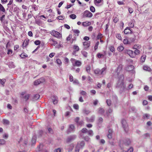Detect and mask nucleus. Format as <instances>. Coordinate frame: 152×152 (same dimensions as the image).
Returning a JSON list of instances; mask_svg holds the SVG:
<instances>
[{
	"mask_svg": "<svg viewBox=\"0 0 152 152\" xmlns=\"http://www.w3.org/2000/svg\"><path fill=\"white\" fill-rule=\"evenodd\" d=\"M124 79V77L123 75H121L120 76L119 78V80L117 83L116 87L118 88H120L121 90V93L122 91H124L125 88L126 86L124 85L123 80Z\"/></svg>",
	"mask_w": 152,
	"mask_h": 152,
	"instance_id": "obj_1",
	"label": "nucleus"
},
{
	"mask_svg": "<svg viewBox=\"0 0 152 152\" xmlns=\"http://www.w3.org/2000/svg\"><path fill=\"white\" fill-rule=\"evenodd\" d=\"M70 61L72 64V65L73 66L79 67L82 64V63L80 61L77 60L73 58H71L70 59Z\"/></svg>",
	"mask_w": 152,
	"mask_h": 152,
	"instance_id": "obj_2",
	"label": "nucleus"
},
{
	"mask_svg": "<svg viewBox=\"0 0 152 152\" xmlns=\"http://www.w3.org/2000/svg\"><path fill=\"white\" fill-rule=\"evenodd\" d=\"M93 14L89 11L86 10L83 13V18H91L93 16Z\"/></svg>",
	"mask_w": 152,
	"mask_h": 152,
	"instance_id": "obj_3",
	"label": "nucleus"
},
{
	"mask_svg": "<svg viewBox=\"0 0 152 152\" xmlns=\"http://www.w3.org/2000/svg\"><path fill=\"white\" fill-rule=\"evenodd\" d=\"M50 34L58 39H60L62 37V35L58 32L55 31H52L50 32Z\"/></svg>",
	"mask_w": 152,
	"mask_h": 152,
	"instance_id": "obj_4",
	"label": "nucleus"
},
{
	"mask_svg": "<svg viewBox=\"0 0 152 152\" xmlns=\"http://www.w3.org/2000/svg\"><path fill=\"white\" fill-rule=\"evenodd\" d=\"M125 53L128 54L131 58H134L135 57V54L134 52L132 50L126 49L124 50Z\"/></svg>",
	"mask_w": 152,
	"mask_h": 152,
	"instance_id": "obj_5",
	"label": "nucleus"
},
{
	"mask_svg": "<svg viewBox=\"0 0 152 152\" xmlns=\"http://www.w3.org/2000/svg\"><path fill=\"white\" fill-rule=\"evenodd\" d=\"M76 136L75 135H73L68 137L66 140V142H69L72 141L76 138Z\"/></svg>",
	"mask_w": 152,
	"mask_h": 152,
	"instance_id": "obj_6",
	"label": "nucleus"
},
{
	"mask_svg": "<svg viewBox=\"0 0 152 152\" xmlns=\"http://www.w3.org/2000/svg\"><path fill=\"white\" fill-rule=\"evenodd\" d=\"M135 39L134 38H132L131 40V41H129L128 40L127 38H125L124 39L123 41V43L125 45H130L131 44V42H133L134 41Z\"/></svg>",
	"mask_w": 152,
	"mask_h": 152,
	"instance_id": "obj_7",
	"label": "nucleus"
},
{
	"mask_svg": "<svg viewBox=\"0 0 152 152\" xmlns=\"http://www.w3.org/2000/svg\"><path fill=\"white\" fill-rule=\"evenodd\" d=\"M44 81L45 79L43 78H41L35 81L34 82V84L35 85H37Z\"/></svg>",
	"mask_w": 152,
	"mask_h": 152,
	"instance_id": "obj_8",
	"label": "nucleus"
},
{
	"mask_svg": "<svg viewBox=\"0 0 152 152\" xmlns=\"http://www.w3.org/2000/svg\"><path fill=\"white\" fill-rule=\"evenodd\" d=\"M121 123L124 130L125 131H126V129H127L128 127V125L126 121L124 119L122 120L121 121Z\"/></svg>",
	"mask_w": 152,
	"mask_h": 152,
	"instance_id": "obj_9",
	"label": "nucleus"
},
{
	"mask_svg": "<svg viewBox=\"0 0 152 152\" xmlns=\"http://www.w3.org/2000/svg\"><path fill=\"white\" fill-rule=\"evenodd\" d=\"M83 44L84 49H86L88 48L90 44V42L89 41H86L83 42Z\"/></svg>",
	"mask_w": 152,
	"mask_h": 152,
	"instance_id": "obj_10",
	"label": "nucleus"
},
{
	"mask_svg": "<svg viewBox=\"0 0 152 152\" xmlns=\"http://www.w3.org/2000/svg\"><path fill=\"white\" fill-rule=\"evenodd\" d=\"M85 143L84 141H81L80 143H78L77 145H78L80 149L83 148L84 146Z\"/></svg>",
	"mask_w": 152,
	"mask_h": 152,
	"instance_id": "obj_11",
	"label": "nucleus"
},
{
	"mask_svg": "<svg viewBox=\"0 0 152 152\" xmlns=\"http://www.w3.org/2000/svg\"><path fill=\"white\" fill-rule=\"evenodd\" d=\"M52 100L54 104H56L58 102V98L56 96H53L52 97Z\"/></svg>",
	"mask_w": 152,
	"mask_h": 152,
	"instance_id": "obj_12",
	"label": "nucleus"
},
{
	"mask_svg": "<svg viewBox=\"0 0 152 152\" xmlns=\"http://www.w3.org/2000/svg\"><path fill=\"white\" fill-rule=\"evenodd\" d=\"M91 23L90 22L86 21L83 22L82 23V25L83 26H87L90 25Z\"/></svg>",
	"mask_w": 152,
	"mask_h": 152,
	"instance_id": "obj_13",
	"label": "nucleus"
},
{
	"mask_svg": "<svg viewBox=\"0 0 152 152\" xmlns=\"http://www.w3.org/2000/svg\"><path fill=\"white\" fill-rule=\"evenodd\" d=\"M134 68V67L133 65L128 66L126 67V69L127 71H130L133 70Z\"/></svg>",
	"mask_w": 152,
	"mask_h": 152,
	"instance_id": "obj_14",
	"label": "nucleus"
},
{
	"mask_svg": "<svg viewBox=\"0 0 152 152\" xmlns=\"http://www.w3.org/2000/svg\"><path fill=\"white\" fill-rule=\"evenodd\" d=\"M49 41L51 44L54 46H55L57 43V42L55 41L53 38H50Z\"/></svg>",
	"mask_w": 152,
	"mask_h": 152,
	"instance_id": "obj_15",
	"label": "nucleus"
},
{
	"mask_svg": "<svg viewBox=\"0 0 152 152\" xmlns=\"http://www.w3.org/2000/svg\"><path fill=\"white\" fill-rule=\"evenodd\" d=\"M122 68V65H120L117 68V69L116 70V72H117V75H118L120 72L121 71Z\"/></svg>",
	"mask_w": 152,
	"mask_h": 152,
	"instance_id": "obj_16",
	"label": "nucleus"
},
{
	"mask_svg": "<svg viewBox=\"0 0 152 152\" xmlns=\"http://www.w3.org/2000/svg\"><path fill=\"white\" fill-rule=\"evenodd\" d=\"M132 31L130 29L129 27H127L124 30V33L125 34H128L131 33Z\"/></svg>",
	"mask_w": 152,
	"mask_h": 152,
	"instance_id": "obj_17",
	"label": "nucleus"
},
{
	"mask_svg": "<svg viewBox=\"0 0 152 152\" xmlns=\"http://www.w3.org/2000/svg\"><path fill=\"white\" fill-rule=\"evenodd\" d=\"M135 22V20L134 19L131 20V21L129 23V26L131 28L133 27L134 26Z\"/></svg>",
	"mask_w": 152,
	"mask_h": 152,
	"instance_id": "obj_18",
	"label": "nucleus"
},
{
	"mask_svg": "<svg viewBox=\"0 0 152 152\" xmlns=\"http://www.w3.org/2000/svg\"><path fill=\"white\" fill-rule=\"evenodd\" d=\"M75 126L74 125L71 124L70 125L69 128L68 129L69 132H70L74 130Z\"/></svg>",
	"mask_w": 152,
	"mask_h": 152,
	"instance_id": "obj_19",
	"label": "nucleus"
},
{
	"mask_svg": "<svg viewBox=\"0 0 152 152\" xmlns=\"http://www.w3.org/2000/svg\"><path fill=\"white\" fill-rule=\"evenodd\" d=\"M143 69L146 71H151V68L147 66H144L143 67Z\"/></svg>",
	"mask_w": 152,
	"mask_h": 152,
	"instance_id": "obj_20",
	"label": "nucleus"
},
{
	"mask_svg": "<svg viewBox=\"0 0 152 152\" xmlns=\"http://www.w3.org/2000/svg\"><path fill=\"white\" fill-rule=\"evenodd\" d=\"M0 11L3 12H5V10L3 5L0 3Z\"/></svg>",
	"mask_w": 152,
	"mask_h": 152,
	"instance_id": "obj_21",
	"label": "nucleus"
},
{
	"mask_svg": "<svg viewBox=\"0 0 152 152\" xmlns=\"http://www.w3.org/2000/svg\"><path fill=\"white\" fill-rule=\"evenodd\" d=\"M28 44V42L27 40H24L23 44V48L26 47Z\"/></svg>",
	"mask_w": 152,
	"mask_h": 152,
	"instance_id": "obj_22",
	"label": "nucleus"
},
{
	"mask_svg": "<svg viewBox=\"0 0 152 152\" xmlns=\"http://www.w3.org/2000/svg\"><path fill=\"white\" fill-rule=\"evenodd\" d=\"M94 73L95 74L101 75V70L99 69H97L94 71Z\"/></svg>",
	"mask_w": 152,
	"mask_h": 152,
	"instance_id": "obj_23",
	"label": "nucleus"
},
{
	"mask_svg": "<svg viewBox=\"0 0 152 152\" xmlns=\"http://www.w3.org/2000/svg\"><path fill=\"white\" fill-rule=\"evenodd\" d=\"M83 139L87 142H89L90 141V138L88 136H86L83 137Z\"/></svg>",
	"mask_w": 152,
	"mask_h": 152,
	"instance_id": "obj_24",
	"label": "nucleus"
},
{
	"mask_svg": "<svg viewBox=\"0 0 152 152\" xmlns=\"http://www.w3.org/2000/svg\"><path fill=\"white\" fill-rule=\"evenodd\" d=\"M87 133H88V134L90 136H92L94 135L93 132L91 130H88Z\"/></svg>",
	"mask_w": 152,
	"mask_h": 152,
	"instance_id": "obj_25",
	"label": "nucleus"
},
{
	"mask_svg": "<svg viewBox=\"0 0 152 152\" xmlns=\"http://www.w3.org/2000/svg\"><path fill=\"white\" fill-rule=\"evenodd\" d=\"M3 123L5 125H8L9 124V121L7 120L4 119L3 120Z\"/></svg>",
	"mask_w": 152,
	"mask_h": 152,
	"instance_id": "obj_26",
	"label": "nucleus"
},
{
	"mask_svg": "<svg viewBox=\"0 0 152 152\" xmlns=\"http://www.w3.org/2000/svg\"><path fill=\"white\" fill-rule=\"evenodd\" d=\"M131 141L129 139H127L125 141V144L126 145H129L130 144Z\"/></svg>",
	"mask_w": 152,
	"mask_h": 152,
	"instance_id": "obj_27",
	"label": "nucleus"
},
{
	"mask_svg": "<svg viewBox=\"0 0 152 152\" xmlns=\"http://www.w3.org/2000/svg\"><path fill=\"white\" fill-rule=\"evenodd\" d=\"M124 49V48L122 46H119L117 48V50L119 51H121Z\"/></svg>",
	"mask_w": 152,
	"mask_h": 152,
	"instance_id": "obj_28",
	"label": "nucleus"
},
{
	"mask_svg": "<svg viewBox=\"0 0 152 152\" xmlns=\"http://www.w3.org/2000/svg\"><path fill=\"white\" fill-rule=\"evenodd\" d=\"M88 130L86 128H83L81 131L80 132L82 133H87Z\"/></svg>",
	"mask_w": 152,
	"mask_h": 152,
	"instance_id": "obj_29",
	"label": "nucleus"
},
{
	"mask_svg": "<svg viewBox=\"0 0 152 152\" xmlns=\"http://www.w3.org/2000/svg\"><path fill=\"white\" fill-rule=\"evenodd\" d=\"M141 48V46L138 44L135 45L134 46L133 48L135 49H140Z\"/></svg>",
	"mask_w": 152,
	"mask_h": 152,
	"instance_id": "obj_30",
	"label": "nucleus"
},
{
	"mask_svg": "<svg viewBox=\"0 0 152 152\" xmlns=\"http://www.w3.org/2000/svg\"><path fill=\"white\" fill-rule=\"evenodd\" d=\"M103 0H94V3L96 5H98V4L101 2Z\"/></svg>",
	"mask_w": 152,
	"mask_h": 152,
	"instance_id": "obj_31",
	"label": "nucleus"
},
{
	"mask_svg": "<svg viewBox=\"0 0 152 152\" xmlns=\"http://www.w3.org/2000/svg\"><path fill=\"white\" fill-rule=\"evenodd\" d=\"M56 63L59 66H61L62 64V62L59 59H57L56 60Z\"/></svg>",
	"mask_w": 152,
	"mask_h": 152,
	"instance_id": "obj_32",
	"label": "nucleus"
},
{
	"mask_svg": "<svg viewBox=\"0 0 152 152\" xmlns=\"http://www.w3.org/2000/svg\"><path fill=\"white\" fill-rule=\"evenodd\" d=\"M146 57V56L145 55H143L142 56L141 58V61L142 62H144L145 60Z\"/></svg>",
	"mask_w": 152,
	"mask_h": 152,
	"instance_id": "obj_33",
	"label": "nucleus"
},
{
	"mask_svg": "<svg viewBox=\"0 0 152 152\" xmlns=\"http://www.w3.org/2000/svg\"><path fill=\"white\" fill-rule=\"evenodd\" d=\"M99 113L100 114H102L104 112V110L103 109L101 108H99L98 109Z\"/></svg>",
	"mask_w": 152,
	"mask_h": 152,
	"instance_id": "obj_34",
	"label": "nucleus"
},
{
	"mask_svg": "<svg viewBox=\"0 0 152 152\" xmlns=\"http://www.w3.org/2000/svg\"><path fill=\"white\" fill-rule=\"evenodd\" d=\"M6 142V141L4 139H0V145H4Z\"/></svg>",
	"mask_w": 152,
	"mask_h": 152,
	"instance_id": "obj_35",
	"label": "nucleus"
},
{
	"mask_svg": "<svg viewBox=\"0 0 152 152\" xmlns=\"http://www.w3.org/2000/svg\"><path fill=\"white\" fill-rule=\"evenodd\" d=\"M106 70V68L104 67L101 70V75L103 74L105 72Z\"/></svg>",
	"mask_w": 152,
	"mask_h": 152,
	"instance_id": "obj_36",
	"label": "nucleus"
},
{
	"mask_svg": "<svg viewBox=\"0 0 152 152\" xmlns=\"http://www.w3.org/2000/svg\"><path fill=\"white\" fill-rule=\"evenodd\" d=\"M102 37V34L100 33H99L97 37V39H100Z\"/></svg>",
	"mask_w": 152,
	"mask_h": 152,
	"instance_id": "obj_37",
	"label": "nucleus"
},
{
	"mask_svg": "<svg viewBox=\"0 0 152 152\" xmlns=\"http://www.w3.org/2000/svg\"><path fill=\"white\" fill-rule=\"evenodd\" d=\"M69 17L72 19H75L76 18V16L74 14H72L69 15Z\"/></svg>",
	"mask_w": 152,
	"mask_h": 152,
	"instance_id": "obj_38",
	"label": "nucleus"
},
{
	"mask_svg": "<svg viewBox=\"0 0 152 152\" xmlns=\"http://www.w3.org/2000/svg\"><path fill=\"white\" fill-rule=\"evenodd\" d=\"M116 37L119 39L120 40H122V37H121V35L119 34H116Z\"/></svg>",
	"mask_w": 152,
	"mask_h": 152,
	"instance_id": "obj_39",
	"label": "nucleus"
},
{
	"mask_svg": "<svg viewBox=\"0 0 152 152\" xmlns=\"http://www.w3.org/2000/svg\"><path fill=\"white\" fill-rule=\"evenodd\" d=\"M36 137H35L34 136L33 137L32 140H31V142L33 144H35L36 143Z\"/></svg>",
	"mask_w": 152,
	"mask_h": 152,
	"instance_id": "obj_40",
	"label": "nucleus"
},
{
	"mask_svg": "<svg viewBox=\"0 0 152 152\" xmlns=\"http://www.w3.org/2000/svg\"><path fill=\"white\" fill-rule=\"evenodd\" d=\"M20 56L21 58H24L26 57H28V55L25 53H23L21 54Z\"/></svg>",
	"mask_w": 152,
	"mask_h": 152,
	"instance_id": "obj_41",
	"label": "nucleus"
},
{
	"mask_svg": "<svg viewBox=\"0 0 152 152\" xmlns=\"http://www.w3.org/2000/svg\"><path fill=\"white\" fill-rule=\"evenodd\" d=\"M110 50L112 52H114L115 51V49L113 46H110L109 47Z\"/></svg>",
	"mask_w": 152,
	"mask_h": 152,
	"instance_id": "obj_42",
	"label": "nucleus"
},
{
	"mask_svg": "<svg viewBox=\"0 0 152 152\" xmlns=\"http://www.w3.org/2000/svg\"><path fill=\"white\" fill-rule=\"evenodd\" d=\"M6 81V80L5 79H0V82L1 84L3 86H4V83Z\"/></svg>",
	"mask_w": 152,
	"mask_h": 152,
	"instance_id": "obj_43",
	"label": "nucleus"
},
{
	"mask_svg": "<svg viewBox=\"0 0 152 152\" xmlns=\"http://www.w3.org/2000/svg\"><path fill=\"white\" fill-rule=\"evenodd\" d=\"M81 53L85 57H86L87 56V53L85 51H82Z\"/></svg>",
	"mask_w": 152,
	"mask_h": 152,
	"instance_id": "obj_44",
	"label": "nucleus"
},
{
	"mask_svg": "<svg viewBox=\"0 0 152 152\" xmlns=\"http://www.w3.org/2000/svg\"><path fill=\"white\" fill-rule=\"evenodd\" d=\"M134 53L135 54V57L136 55H138L140 53V51L138 49H136L134 52Z\"/></svg>",
	"mask_w": 152,
	"mask_h": 152,
	"instance_id": "obj_45",
	"label": "nucleus"
},
{
	"mask_svg": "<svg viewBox=\"0 0 152 152\" xmlns=\"http://www.w3.org/2000/svg\"><path fill=\"white\" fill-rule=\"evenodd\" d=\"M74 49L76 51H78L79 50V48L78 46L74 45L73 47Z\"/></svg>",
	"mask_w": 152,
	"mask_h": 152,
	"instance_id": "obj_46",
	"label": "nucleus"
},
{
	"mask_svg": "<svg viewBox=\"0 0 152 152\" xmlns=\"http://www.w3.org/2000/svg\"><path fill=\"white\" fill-rule=\"evenodd\" d=\"M29 95L28 94H26L24 96V99L26 101L29 98Z\"/></svg>",
	"mask_w": 152,
	"mask_h": 152,
	"instance_id": "obj_47",
	"label": "nucleus"
},
{
	"mask_svg": "<svg viewBox=\"0 0 152 152\" xmlns=\"http://www.w3.org/2000/svg\"><path fill=\"white\" fill-rule=\"evenodd\" d=\"M73 107L75 109L78 110L79 109V105L77 104H75L73 105Z\"/></svg>",
	"mask_w": 152,
	"mask_h": 152,
	"instance_id": "obj_48",
	"label": "nucleus"
},
{
	"mask_svg": "<svg viewBox=\"0 0 152 152\" xmlns=\"http://www.w3.org/2000/svg\"><path fill=\"white\" fill-rule=\"evenodd\" d=\"M90 11L93 12H95V8L93 6H91L90 8Z\"/></svg>",
	"mask_w": 152,
	"mask_h": 152,
	"instance_id": "obj_49",
	"label": "nucleus"
},
{
	"mask_svg": "<svg viewBox=\"0 0 152 152\" xmlns=\"http://www.w3.org/2000/svg\"><path fill=\"white\" fill-rule=\"evenodd\" d=\"M150 115L148 114H145L143 115V117L145 118H148L150 117Z\"/></svg>",
	"mask_w": 152,
	"mask_h": 152,
	"instance_id": "obj_50",
	"label": "nucleus"
},
{
	"mask_svg": "<svg viewBox=\"0 0 152 152\" xmlns=\"http://www.w3.org/2000/svg\"><path fill=\"white\" fill-rule=\"evenodd\" d=\"M40 97V95L39 94H36L34 96V99L35 100L38 99Z\"/></svg>",
	"mask_w": 152,
	"mask_h": 152,
	"instance_id": "obj_51",
	"label": "nucleus"
},
{
	"mask_svg": "<svg viewBox=\"0 0 152 152\" xmlns=\"http://www.w3.org/2000/svg\"><path fill=\"white\" fill-rule=\"evenodd\" d=\"M74 33L76 34L77 36H78L79 34L80 33V31L78 30H73Z\"/></svg>",
	"mask_w": 152,
	"mask_h": 152,
	"instance_id": "obj_52",
	"label": "nucleus"
},
{
	"mask_svg": "<svg viewBox=\"0 0 152 152\" xmlns=\"http://www.w3.org/2000/svg\"><path fill=\"white\" fill-rule=\"evenodd\" d=\"M78 145H77L75 148V151L74 152H79L80 148H79Z\"/></svg>",
	"mask_w": 152,
	"mask_h": 152,
	"instance_id": "obj_53",
	"label": "nucleus"
},
{
	"mask_svg": "<svg viewBox=\"0 0 152 152\" xmlns=\"http://www.w3.org/2000/svg\"><path fill=\"white\" fill-rule=\"evenodd\" d=\"M57 18L59 20H62L64 19V16H63L62 15H60L58 16Z\"/></svg>",
	"mask_w": 152,
	"mask_h": 152,
	"instance_id": "obj_54",
	"label": "nucleus"
},
{
	"mask_svg": "<svg viewBox=\"0 0 152 152\" xmlns=\"http://www.w3.org/2000/svg\"><path fill=\"white\" fill-rule=\"evenodd\" d=\"M80 94L83 96H86L87 94L85 91H81L80 92Z\"/></svg>",
	"mask_w": 152,
	"mask_h": 152,
	"instance_id": "obj_55",
	"label": "nucleus"
},
{
	"mask_svg": "<svg viewBox=\"0 0 152 152\" xmlns=\"http://www.w3.org/2000/svg\"><path fill=\"white\" fill-rule=\"evenodd\" d=\"M97 56L99 58H102L103 57L104 55L103 54L100 53H98L97 54Z\"/></svg>",
	"mask_w": 152,
	"mask_h": 152,
	"instance_id": "obj_56",
	"label": "nucleus"
},
{
	"mask_svg": "<svg viewBox=\"0 0 152 152\" xmlns=\"http://www.w3.org/2000/svg\"><path fill=\"white\" fill-rule=\"evenodd\" d=\"M90 69H91V68H90V66H88L86 67V71L88 72H90Z\"/></svg>",
	"mask_w": 152,
	"mask_h": 152,
	"instance_id": "obj_57",
	"label": "nucleus"
},
{
	"mask_svg": "<svg viewBox=\"0 0 152 152\" xmlns=\"http://www.w3.org/2000/svg\"><path fill=\"white\" fill-rule=\"evenodd\" d=\"M94 119V116H92L91 118L88 120V121L90 122H93Z\"/></svg>",
	"mask_w": 152,
	"mask_h": 152,
	"instance_id": "obj_58",
	"label": "nucleus"
},
{
	"mask_svg": "<svg viewBox=\"0 0 152 152\" xmlns=\"http://www.w3.org/2000/svg\"><path fill=\"white\" fill-rule=\"evenodd\" d=\"M99 41H97V42L95 44V45L94 47V48L95 50H96V49L98 48V46L99 45Z\"/></svg>",
	"mask_w": 152,
	"mask_h": 152,
	"instance_id": "obj_59",
	"label": "nucleus"
},
{
	"mask_svg": "<svg viewBox=\"0 0 152 152\" xmlns=\"http://www.w3.org/2000/svg\"><path fill=\"white\" fill-rule=\"evenodd\" d=\"M40 41L39 40H37L34 42L35 44L36 45H38L40 44Z\"/></svg>",
	"mask_w": 152,
	"mask_h": 152,
	"instance_id": "obj_60",
	"label": "nucleus"
},
{
	"mask_svg": "<svg viewBox=\"0 0 152 152\" xmlns=\"http://www.w3.org/2000/svg\"><path fill=\"white\" fill-rule=\"evenodd\" d=\"M118 20L119 19L118 18L116 17L114 18L113 19V21L115 23H116L118 21Z\"/></svg>",
	"mask_w": 152,
	"mask_h": 152,
	"instance_id": "obj_61",
	"label": "nucleus"
},
{
	"mask_svg": "<svg viewBox=\"0 0 152 152\" xmlns=\"http://www.w3.org/2000/svg\"><path fill=\"white\" fill-rule=\"evenodd\" d=\"M106 102L108 106H110L111 104V101L110 99H107L106 101Z\"/></svg>",
	"mask_w": 152,
	"mask_h": 152,
	"instance_id": "obj_62",
	"label": "nucleus"
},
{
	"mask_svg": "<svg viewBox=\"0 0 152 152\" xmlns=\"http://www.w3.org/2000/svg\"><path fill=\"white\" fill-rule=\"evenodd\" d=\"M69 79L71 82H72L73 80V77L71 75L69 76Z\"/></svg>",
	"mask_w": 152,
	"mask_h": 152,
	"instance_id": "obj_63",
	"label": "nucleus"
},
{
	"mask_svg": "<svg viewBox=\"0 0 152 152\" xmlns=\"http://www.w3.org/2000/svg\"><path fill=\"white\" fill-rule=\"evenodd\" d=\"M133 148L131 147L128 149L126 152H133Z\"/></svg>",
	"mask_w": 152,
	"mask_h": 152,
	"instance_id": "obj_64",
	"label": "nucleus"
}]
</instances>
